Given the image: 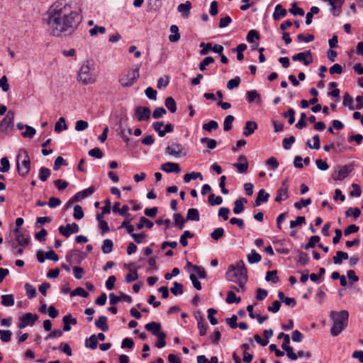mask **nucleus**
<instances>
[{"instance_id": "obj_1", "label": "nucleus", "mask_w": 363, "mask_h": 363, "mask_svg": "<svg viewBox=\"0 0 363 363\" xmlns=\"http://www.w3.org/2000/svg\"><path fill=\"white\" fill-rule=\"evenodd\" d=\"M45 23L49 33L60 37L72 34L82 21V17L75 7L66 0H57L46 13Z\"/></svg>"}, {"instance_id": "obj_2", "label": "nucleus", "mask_w": 363, "mask_h": 363, "mask_svg": "<svg viewBox=\"0 0 363 363\" xmlns=\"http://www.w3.org/2000/svg\"><path fill=\"white\" fill-rule=\"evenodd\" d=\"M225 276L228 281L237 283L242 289H244L247 281V275L243 261H239L236 265H230Z\"/></svg>"}, {"instance_id": "obj_3", "label": "nucleus", "mask_w": 363, "mask_h": 363, "mask_svg": "<svg viewBox=\"0 0 363 363\" xmlns=\"http://www.w3.org/2000/svg\"><path fill=\"white\" fill-rule=\"evenodd\" d=\"M330 317L333 321V325L330 329L333 337L338 335L347 325L349 313L342 310L341 311H331Z\"/></svg>"}, {"instance_id": "obj_4", "label": "nucleus", "mask_w": 363, "mask_h": 363, "mask_svg": "<svg viewBox=\"0 0 363 363\" xmlns=\"http://www.w3.org/2000/svg\"><path fill=\"white\" fill-rule=\"evenodd\" d=\"M140 65L125 70L119 77V82L123 87H129L133 85L140 77Z\"/></svg>"}, {"instance_id": "obj_5", "label": "nucleus", "mask_w": 363, "mask_h": 363, "mask_svg": "<svg viewBox=\"0 0 363 363\" xmlns=\"http://www.w3.org/2000/svg\"><path fill=\"white\" fill-rule=\"evenodd\" d=\"M23 153V159L21 161V158L23 157L21 154H18L16 158V166L18 174L21 177H26L30 169V161L28 156V153L26 150H21Z\"/></svg>"}, {"instance_id": "obj_6", "label": "nucleus", "mask_w": 363, "mask_h": 363, "mask_svg": "<svg viewBox=\"0 0 363 363\" xmlns=\"http://www.w3.org/2000/svg\"><path fill=\"white\" fill-rule=\"evenodd\" d=\"M78 80L83 84H92L95 82L91 69L88 65H83L78 74Z\"/></svg>"}, {"instance_id": "obj_7", "label": "nucleus", "mask_w": 363, "mask_h": 363, "mask_svg": "<svg viewBox=\"0 0 363 363\" xmlns=\"http://www.w3.org/2000/svg\"><path fill=\"white\" fill-rule=\"evenodd\" d=\"M145 328L157 337V340H164L166 334L161 330V324L158 322H150L145 324Z\"/></svg>"}, {"instance_id": "obj_8", "label": "nucleus", "mask_w": 363, "mask_h": 363, "mask_svg": "<svg viewBox=\"0 0 363 363\" xmlns=\"http://www.w3.org/2000/svg\"><path fill=\"white\" fill-rule=\"evenodd\" d=\"M353 170V164H349L344 166L338 167V170H336L332 175V178L335 181H342L345 179L350 173Z\"/></svg>"}, {"instance_id": "obj_9", "label": "nucleus", "mask_w": 363, "mask_h": 363, "mask_svg": "<svg viewBox=\"0 0 363 363\" xmlns=\"http://www.w3.org/2000/svg\"><path fill=\"white\" fill-rule=\"evenodd\" d=\"M38 319V315L37 314L26 313L19 317V323L18 324V327L20 329H23L28 325L32 326L35 324Z\"/></svg>"}, {"instance_id": "obj_10", "label": "nucleus", "mask_w": 363, "mask_h": 363, "mask_svg": "<svg viewBox=\"0 0 363 363\" xmlns=\"http://www.w3.org/2000/svg\"><path fill=\"white\" fill-rule=\"evenodd\" d=\"M14 113L9 111L0 123V130L3 133H8L9 129L13 126Z\"/></svg>"}, {"instance_id": "obj_11", "label": "nucleus", "mask_w": 363, "mask_h": 363, "mask_svg": "<svg viewBox=\"0 0 363 363\" xmlns=\"http://www.w3.org/2000/svg\"><path fill=\"white\" fill-rule=\"evenodd\" d=\"M291 59L293 61L301 62L306 66L311 65L313 61V55L310 50L295 54L291 57Z\"/></svg>"}, {"instance_id": "obj_12", "label": "nucleus", "mask_w": 363, "mask_h": 363, "mask_svg": "<svg viewBox=\"0 0 363 363\" xmlns=\"http://www.w3.org/2000/svg\"><path fill=\"white\" fill-rule=\"evenodd\" d=\"M151 111L146 106H136L135 108V115L139 121H146L150 118Z\"/></svg>"}, {"instance_id": "obj_13", "label": "nucleus", "mask_w": 363, "mask_h": 363, "mask_svg": "<svg viewBox=\"0 0 363 363\" xmlns=\"http://www.w3.org/2000/svg\"><path fill=\"white\" fill-rule=\"evenodd\" d=\"M58 230L60 233L63 236L69 238L71 234L78 233L79 231V228L77 223H72V224H67L65 226L61 225L59 227Z\"/></svg>"}, {"instance_id": "obj_14", "label": "nucleus", "mask_w": 363, "mask_h": 363, "mask_svg": "<svg viewBox=\"0 0 363 363\" xmlns=\"http://www.w3.org/2000/svg\"><path fill=\"white\" fill-rule=\"evenodd\" d=\"M94 191H95V188L94 186H91L83 191H79L69 200V203H72L74 202H78L80 200L91 195Z\"/></svg>"}, {"instance_id": "obj_15", "label": "nucleus", "mask_w": 363, "mask_h": 363, "mask_svg": "<svg viewBox=\"0 0 363 363\" xmlns=\"http://www.w3.org/2000/svg\"><path fill=\"white\" fill-rule=\"evenodd\" d=\"M182 146L179 143H173L171 145L165 148V154L174 156L175 157H181Z\"/></svg>"}, {"instance_id": "obj_16", "label": "nucleus", "mask_w": 363, "mask_h": 363, "mask_svg": "<svg viewBox=\"0 0 363 363\" xmlns=\"http://www.w3.org/2000/svg\"><path fill=\"white\" fill-rule=\"evenodd\" d=\"M160 169L167 173H179L181 168L177 163L167 162L161 165Z\"/></svg>"}, {"instance_id": "obj_17", "label": "nucleus", "mask_w": 363, "mask_h": 363, "mask_svg": "<svg viewBox=\"0 0 363 363\" xmlns=\"http://www.w3.org/2000/svg\"><path fill=\"white\" fill-rule=\"evenodd\" d=\"M257 128V124L255 121H248L246 122L243 128L242 135L245 137L251 135Z\"/></svg>"}, {"instance_id": "obj_18", "label": "nucleus", "mask_w": 363, "mask_h": 363, "mask_svg": "<svg viewBox=\"0 0 363 363\" xmlns=\"http://www.w3.org/2000/svg\"><path fill=\"white\" fill-rule=\"evenodd\" d=\"M13 233L19 245L24 247L28 244L30 240L29 236L26 238L18 228L13 230Z\"/></svg>"}, {"instance_id": "obj_19", "label": "nucleus", "mask_w": 363, "mask_h": 363, "mask_svg": "<svg viewBox=\"0 0 363 363\" xmlns=\"http://www.w3.org/2000/svg\"><path fill=\"white\" fill-rule=\"evenodd\" d=\"M191 4L187 1L184 4H180L177 7V11L182 13L184 18H187L190 14Z\"/></svg>"}, {"instance_id": "obj_20", "label": "nucleus", "mask_w": 363, "mask_h": 363, "mask_svg": "<svg viewBox=\"0 0 363 363\" xmlns=\"http://www.w3.org/2000/svg\"><path fill=\"white\" fill-rule=\"evenodd\" d=\"M247 200L245 198L237 199L234 202L233 213L239 214L245 210L244 203H247Z\"/></svg>"}, {"instance_id": "obj_21", "label": "nucleus", "mask_w": 363, "mask_h": 363, "mask_svg": "<svg viewBox=\"0 0 363 363\" xmlns=\"http://www.w3.org/2000/svg\"><path fill=\"white\" fill-rule=\"evenodd\" d=\"M269 198V194L265 191L264 189H262L259 191L257 198L255 199V206H259L262 202L268 201Z\"/></svg>"}, {"instance_id": "obj_22", "label": "nucleus", "mask_w": 363, "mask_h": 363, "mask_svg": "<svg viewBox=\"0 0 363 363\" xmlns=\"http://www.w3.org/2000/svg\"><path fill=\"white\" fill-rule=\"evenodd\" d=\"M63 331H69L71 329L70 324L75 325L77 323L76 318H73L71 314L66 315L62 318Z\"/></svg>"}, {"instance_id": "obj_23", "label": "nucleus", "mask_w": 363, "mask_h": 363, "mask_svg": "<svg viewBox=\"0 0 363 363\" xmlns=\"http://www.w3.org/2000/svg\"><path fill=\"white\" fill-rule=\"evenodd\" d=\"M82 252L79 250H74L69 251L66 255V260L72 264L74 262H78Z\"/></svg>"}, {"instance_id": "obj_24", "label": "nucleus", "mask_w": 363, "mask_h": 363, "mask_svg": "<svg viewBox=\"0 0 363 363\" xmlns=\"http://www.w3.org/2000/svg\"><path fill=\"white\" fill-rule=\"evenodd\" d=\"M290 342H283L281 345V347L286 352V354L289 358H290L292 360H296L298 358V356L296 354H295L293 351L292 347L289 346Z\"/></svg>"}, {"instance_id": "obj_25", "label": "nucleus", "mask_w": 363, "mask_h": 363, "mask_svg": "<svg viewBox=\"0 0 363 363\" xmlns=\"http://www.w3.org/2000/svg\"><path fill=\"white\" fill-rule=\"evenodd\" d=\"M289 198L288 190L285 187H280L277 191V196L275 201L281 203L282 201L286 200Z\"/></svg>"}, {"instance_id": "obj_26", "label": "nucleus", "mask_w": 363, "mask_h": 363, "mask_svg": "<svg viewBox=\"0 0 363 363\" xmlns=\"http://www.w3.org/2000/svg\"><path fill=\"white\" fill-rule=\"evenodd\" d=\"M95 325L97 328H100L102 331L105 332L108 330L107 324V318L104 315H101L95 321Z\"/></svg>"}, {"instance_id": "obj_27", "label": "nucleus", "mask_w": 363, "mask_h": 363, "mask_svg": "<svg viewBox=\"0 0 363 363\" xmlns=\"http://www.w3.org/2000/svg\"><path fill=\"white\" fill-rule=\"evenodd\" d=\"M287 12L285 9L282 7L281 4H277L275 6L274 12L273 13V18L275 21L280 19L281 17H284Z\"/></svg>"}, {"instance_id": "obj_28", "label": "nucleus", "mask_w": 363, "mask_h": 363, "mask_svg": "<svg viewBox=\"0 0 363 363\" xmlns=\"http://www.w3.org/2000/svg\"><path fill=\"white\" fill-rule=\"evenodd\" d=\"M170 31L173 35L169 36V40L172 43H176L180 39V34L179 33V28L176 25H172L170 26Z\"/></svg>"}, {"instance_id": "obj_29", "label": "nucleus", "mask_w": 363, "mask_h": 363, "mask_svg": "<svg viewBox=\"0 0 363 363\" xmlns=\"http://www.w3.org/2000/svg\"><path fill=\"white\" fill-rule=\"evenodd\" d=\"M164 105L172 113H174L177 111V104L173 97H167L164 101Z\"/></svg>"}, {"instance_id": "obj_30", "label": "nucleus", "mask_w": 363, "mask_h": 363, "mask_svg": "<svg viewBox=\"0 0 363 363\" xmlns=\"http://www.w3.org/2000/svg\"><path fill=\"white\" fill-rule=\"evenodd\" d=\"M14 297L12 294H6L1 296V304L4 306L10 307L14 305Z\"/></svg>"}, {"instance_id": "obj_31", "label": "nucleus", "mask_w": 363, "mask_h": 363, "mask_svg": "<svg viewBox=\"0 0 363 363\" xmlns=\"http://www.w3.org/2000/svg\"><path fill=\"white\" fill-rule=\"evenodd\" d=\"M330 6V11L334 16H338L341 13V8L342 4L337 1H332L329 3Z\"/></svg>"}, {"instance_id": "obj_32", "label": "nucleus", "mask_w": 363, "mask_h": 363, "mask_svg": "<svg viewBox=\"0 0 363 363\" xmlns=\"http://www.w3.org/2000/svg\"><path fill=\"white\" fill-rule=\"evenodd\" d=\"M246 94L247 99L249 103H252L256 100H257V102L259 103L261 101V96L257 93L256 90L247 91Z\"/></svg>"}, {"instance_id": "obj_33", "label": "nucleus", "mask_w": 363, "mask_h": 363, "mask_svg": "<svg viewBox=\"0 0 363 363\" xmlns=\"http://www.w3.org/2000/svg\"><path fill=\"white\" fill-rule=\"evenodd\" d=\"M199 211L196 208H189L187 211L186 215V220H194L199 221Z\"/></svg>"}, {"instance_id": "obj_34", "label": "nucleus", "mask_w": 363, "mask_h": 363, "mask_svg": "<svg viewBox=\"0 0 363 363\" xmlns=\"http://www.w3.org/2000/svg\"><path fill=\"white\" fill-rule=\"evenodd\" d=\"M153 223L148 220L147 218H146L145 217H140V221L139 223L137 224V229L138 230H141L144 226H145L146 228L150 229L152 228L153 226Z\"/></svg>"}, {"instance_id": "obj_35", "label": "nucleus", "mask_w": 363, "mask_h": 363, "mask_svg": "<svg viewBox=\"0 0 363 363\" xmlns=\"http://www.w3.org/2000/svg\"><path fill=\"white\" fill-rule=\"evenodd\" d=\"M349 258L347 252L342 251H337L336 255L333 257V262L335 264H340L342 260L347 259Z\"/></svg>"}, {"instance_id": "obj_36", "label": "nucleus", "mask_w": 363, "mask_h": 363, "mask_svg": "<svg viewBox=\"0 0 363 363\" xmlns=\"http://www.w3.org/2000/svg\"><path fill=\"white\" fill-rule=\"evenodd\" d=\"M308 261L309 257L308 255L302 251H298L297 264H300L301 266H306L308 264Z\"/></svg>"}, {"instance_id": "obj_37", "label": "nucleus", "mask_w": 363, "mask_h": 363, "mask_svg": "<svg viewBox=\"0 0 363 363\" xmlns=\"http://www.w3.org/2000/svg\"><path fill=\"white\" fill-rule=\"evenodd\" d=\"M194 233H191L189 230H185L183 234L180 236L179 242L183 247H186L188 245V238H192L194 237Z\"/></svg>"}, {"instance_id": "obj_38", "label": "nucleus", "mask_w": 363, "mask_h": 363, "mask_svg": "<svg viewBox=\"0 0 363 363\" xmlns=\"http://www.w3.org/2000/svg\"><path fill=\"white\" fill-rule=\"evenodd\" d=\"M113 243L112 240L109 239H106L103 242V245L101 247V250L104 254H108L113 250Z\"/></svg>"}, {"instance_id": "obj_39", "label": "nucleus", "mask_w": 363, "mask_h": 363, "mask_svg": "<svg viewBox=\"0 0 363 363\" xmlns=\"http://www.w3.org/2000/svg\"><path fill=\"white\" fill-rule=\"evenodd\" d=\"M203 179V176L200 172H192L184 176V180L186 183L189 182L191 179Z\"/></svg>"}, {"instance_id": "obj_40", "label": "nucleus", "mask_w": 363, "mask_h": 363, "mask_svg": "<svg viewBox=\"0 0 363 363\" xmlns=\"http://www.w3.org/2000/svg\"><path fill=\"white\" fill-rule=\"evenodd\" d=\"M261 259V255L257 253L255 250H252L251 253L247 255V260L250 264L257 263Z\"/></svg>"}, {"instance_id": "obj_41", "label": "nucleus", "mask_w": 363, "mask_h": 363, "mask_svg": "<svg viewBox=\"0 0 363 363\" xmlns=\"http://www.w3.org/2000/svg\"><path fill=\"white\" fill-rule=\"evenodd\" d=\"M225 301L228 303H238L240 302L241 298L240 297H237L233 291H229L227 294Z\"/></svg>"}, {"instance_id": "obj_42", "label": "nucleus", "mask_w": 363, "mask_h": 363, "mask_svg": "<svg viewBox=\"0 0 363 363\" xmlns=\"http://www.w3.org/2000/svg\"><path fill=\"white\" fill-rule=\"evenodd\" d=\"M171 293L174 296L182 295L184 293L183 285L177 281L174 282L173 286L170 289Z\"/></svg>"}, {"instance_id": "obj_43", "label": "nucleus", "mask_w": 363, "mask_h": 363, "mask_svg": "<svg viewBox=\"0 0 363 363\" xmlns=\"http://www.w3.org/2000/svg\"><path fill=\"white\" fill-rule=\"evenodd\" d=\"M174 219V224L177 227H178L180 230H182L184 228L185 220L182 217V216L180 213H174L173 215Z\"/></svg>"}, {"instance_id": "obj_44", "label": "nucleus", "mask_w": 363, "mask_h": 363, "mask_svg": "<svg viewBox=\"0 0 363 363\" xmlns=\"http://www.w3.org/2000/svg\"><path fill=\"white\" fill-rule=\"evenodd\" d=\"M277 270L268 271L266 274L265 280L267 281H272L274 284L277 283L279 281V277L277 276Z\"/></svg>"}, {"instance_id": "obj_45", "label": "nucleus", "mask_w": 363, "mask_h": 363, "mask_svg": "<svg viewBox=\"0 0 363 363\" xmlns=\"http://www.w3.org/2000/svg\"><path fill=\"white\" fill-rule=\"evenodd\" d=\"M313 144H311V140L308 139L306 142L307 146L311 149L319 150L320 149V138L318 135H315L313 137Z\"/></svg>"}, {"instance_id": "obj_46", "label": "nucleus", "mask_w": 363, "mask_h": 363, "mask_svg": "<svg viewBox=\"0 0 363 363\" xmlns=\"http://www.w3.org/2000/svg\"><path fill=\"white\" fill-rule=\"evenodd\" d=\"M67 125L65 123V119L63 117L59 118L58 121L55 123V130L57 133L61 132L62 130H67Z\"/></svg>"}, {"instance_id": "obj_47", "label": "nucleus", "mask_w": 363, "mask_h": 363, "mask_svg": "<svg viewBox=\"0 0 363 363\" xmlns=\"http://www.w3.org/2000/svg\"><path fill=\"white\" fill-rule=\"evenodd\" d=\"M320 241V237L318 235L311 236L305 245H303L305 250H308L315 247V244Z\"/></svg>"}, {"instance_id": "obj_48", "label": "nucleus", "mask_w": 363, "mask_h": 363, "mask_svg": "<svg viewBox=\"0 0 363 363\" xmlns=\"http://www.w3.org/2000/svg\"><path fill=\"white\" fill-rule=\"evenodd\" d=\"M214 62V58L211 56L205 57L199 64V68L200 71H204L206 69V66Z\"/></svg>"}, {"instance_id": "obj_49", "label": "nucleus", "mask_w": 363, "mask_h": 363, "mask_svg": "<svg viewBox=\"0 0 363 363\" xmlns=\"http://www.w3.org/2000/svg\"><path fill=\"white\" fill-rule=\"evenodd\" d=\"M240 82H241L240 77L237 76L235 78L229 80L227 82L226 86L229 90H232L235 88H237L239 86V84H240Z\"/></svg>"}, {"instance_id": "obj_50", "label": "nucleus", "mask_w": 363, "mask_h": 363, "mask_svg": "<svg viewBox=\"0 0 363 363\" xmlns=\"http://www.w3.org/2000/svg\"><path fill=\"white\" fill-rule=\"evenodd\" d=\"M224 235V229L223 228H216L211 233V238L214 240H218Z\"/></svg>"}, {"instance_id": "obj_51", "label": "nucleus", "mask_w": 363, "mask_h": 363, "mask_svg": "<svg viewBox=\"0 0 363 363\" xmlns=\"http://www.w3.org/2000/svg\"><path fill=\"white\" fill-rule=\"evenodd\" d=\"M222 202L223 198L220 196H216L213 194L208 196V203L211 206L220 205Z\"/></svg>"}, {"instance_id": "obj_52", "label": "nucleus", "mask_w": 363, "mask_h": 363, "mask_svg": "<svg viewBox=\"0 0 363 363\" xmlns=\"http://www.w3.org/2000/svg\"><path fill=\"white\" fill-rule=\"evenodd\" d=\"M361 214V211L359 208H349L346 212L345 216L346 217L353 216L354 218H358Z\"/></svg>"}, {"instance_id": "obj_53", "label": "nucleus", "mask_w": 363, "mask_h": 363, "mask_svg": "<svg viewBox=\"0 0 363 363\" xmlns=\"http://www.w3.org/2000/svg\"><path fill=\"white\" fill-rule=\"evenodd\" d=\"M50 171L48 168L41 167L40 169L38 177L42 182L46 181L48 178L50 177Z\"/></svg>"}, {"instance_id": "obj_54", "label": "nucleus", "mask_w": 363, "mask_h": 363, "mask_svg": "<svg viewBox=\"0 0 363 363\" xmlns=\"http://www.w3.org/2000/svg\"><path fill=\"white\" fill-rule=\"evenodd\" d=\"M259 34L256 30H250L246 37V39L248 43H253L255 41V39L259 40Z\"/></svg>"}, {"instance_id": "obj_55", "label": "nucleus", "mask_w": 363, "mask_h": 363, "mask_svg": "<svg viewBox=\"0 0 363 363\" xmlns=\"http://www.w3.org/2000/svg\"><path fill=\"white\" fill-rule=\"evenodd\" d=\"M289 12L294 16H303L304 15V11L296 6V3H293L291 9H289Z\"/></svg>"}, {"instance_id": "obj_56", "label": "nucleus", "mask_w": 363, "mask_h": 363, "mask_svg": "<svg viewBox=\"0 0 363 363\" xmlns=\"http://www.w3.org/2000/svg\"><path fill=\"white\" fill-rule=\"evenodd\" d=\"M200 142L203 144L206 143V146L208 149L213 150L216 147V141L214 139H210L208 138H202Z\"/></svg>"}, {"instance_id": "obj_57", "label": "nucleus", "mask_w": 363, "mask_h": 363, "mask_svg": "<svg viewBox=\"0 0 363 363\" xmlns=\"http://www.w3.org/2000/svg\"><path fill=\"white\" fill-rule=\"evenodd\" d=\"M73 217L77 220H80L84 217V211L81 206L75 205L74 207Z\"/></svg>"}, {"instance_id": "obj_58", "label": "nucleus", "mask_w": 363, "mask_h": 363, "mask_svg": "<svg viewBox=\"0 0 363 363\" xmlns=\"http://www.w3.org/2000/svg\"><path fill=\"white\" fill-rule=\"evenodd\" d=\"M71 296H79L82 297L86 298L89 296V293L86 292L83 288L77 287L70 294Z\"/></svg>"}, {"instance_id": "obj_59", "label": "nucleus", "mask_w": 363, "mask_h": 363, "mask_svg": "<svg viewBox=\"0 0 363 363\" xmlns=\"http://www.w3.org/2000/svg\"><path fill=\"white\" fill-rule=\"evenodd\" d=\"M234 119V117L231 115L225 117L223 123V130L225 131H228L232 128V123Z\"/></svg>"}, {"instance_id": "obj_60", "label": "nucleus", "mask_w": 363, "mask_h": 363, "mask_svg": "<svg viewBox=\"0 0 363 363\" xmlns=\"http://www.w3.org/2000/svg\"><path fill=\"white\" fill-rule=\"evenodd\" d=\"M208 318L211 325H215L218 323L217 319L214 317L215 314L217 313V311L214 308H208L207 311Z\"/></svg>"}, {"instance_id": "obj_61", "label": "nucleus", "mask_w": 363, "mask_h": 363, "mask_svg": "<svg viewBox=\"0 0 363 363\" xmlns=\"http://www.w3.org/2000/svg\"><path fill=\"white\" fill-rule=\"evenodd\" d=\"M218 128V124L216 121H210L208 123L203 125V129L206 131H211L216 130Z\"/></svg>"}, {"instance_id": "obj_62", "label": "nucleus", "mask_w": 363, "mask_h": 363, "mask_svg": "<svg viewBox=\"0 0 363 363\" xmlns=\"http://www.w3.org/2000/svg\"><path fill=\"white\" fill-rule=\"evenodd\" d=\"M295 111L293 108H290L286 112L283 113V116L284 118H287L289 119V123L292 125L295 121Z\"/></svg>"}, {"instance_id": "obj_63", "label": "nucleus", "mask_w": 363, "mask_h": 363, "mask_svg": "<svg viewBox=\"0 0 363 363\" xmlns=\"http://www.w3.org/2000/svg\"><path fill=\"white\" fill-rule=\"evenodd\" d=\"M352 104L353 99L350 96L348 93H345L343 96V105H347L350 110H354V107Z\"/></svg>"}, {"instance_id": "obj_64", "label": "nucleus", "mask_w": 363, "mask_h": 363, "mask_svg": "<svg viewBox=\"0 0 363 363\" xmlns=\"http://www.w3.org/2000/svg\"><path fill=\"white\" fill-rule=\"evenodd\" d=\"M295 142L294 136L291 135L289 138H284L282 141L283 147L285 150H289L291 147L292 144Z\"/></svg>"}]
</instances>
